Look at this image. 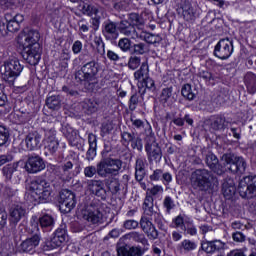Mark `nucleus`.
Returning a JSON list of instances; mask_svg holds the SVG:
<instances>
[{
	"label": "nucleus",
	"mask_w": 256,
	"mask_h": 256,
	"mask_svg": "<svg viewBox=\"0 0 256 256\" xmlns=\"http://www.w3.org/2000/svg\"><path fill=\"white\" fill-rule=\"evenodd\" d=\"M50 170L62 181H70V179L77 177L81 173V166H76L75 171H73V162L67 161L60 166L50 165Z\"/></svg>",
	"instance_id": "nucleus-7"
},
{
	"label": "nucleus",
	"mask_w": 256,
	"mask_h": 256,
	"mask_svg": "<svg viewBox=\"0 0 256 256\" xmlns=\"http://www.w3.org/2000/svg\"><path fill=\"white\" fill-rule=\"evenodd\" d=\"M175 101V97L173 96V87H166L162 89L160 94V103L163 105H171Z\"/></svg>",
	"instance_id": "nucleus-33"
},
{
	"label": "nucleus",
	"mask_w": 256,
	"mask_h": 256,
	"mask_svg": "<svg viewBox=\"0 0 256 256\" xmlns=\"http://www.w3.org/2000/svg\"><path fill=\"white\" fill-rule=\"evenodd\" d=\"M145 250L140 246H132L130 248L121 246L117 249L118 256H143Z\"/></svg>",
	"instance_id": "nucleus-25"
},
{
	"label": "nucleus",
	"mask_w": 256,
	"mask_h": 256,
	"mask_svg": "<svg viewBox=\"0 0 256 256\" xmlns=\"http://www.w3.org/2000/svg\"><path fill=\"white\" fill-rule=\"evenodd\" d=\"M178 12L181 13L183 19L188 23H193V21L197 19V12L195 11V8H193L191 3L187 0L181 2Z\"/></svg>",
	"instance_id": "nucleus-19"
},
{
	"label": "nucleus",
	"mask_w": 256,
	"mask_h": 256,
	"mask_svg": "<svg viewBox=\"0 0 256 256\" xmlns=\"http://www.w3.org/2000/svg\"><path fill=\"white\" fill-rule=\"evenodd\" d=\"M7 141H9V129L0 125V147H3Z\"/></svg>",
	"instance_id": "nucleus-51"
},
{
	"label": "nucleus",
	"mask_w": 256,
	"mask_h": 256,
	"mask_svg": "<svg viewBox=\"0 0 256 256\" xmlns=\"http://www.w3.org/2000/svg\"><path fill=\"white\" fill-rule=\"evenodd\" d=\"M67 239H69L67 231H65L63 228H58L51 240H47L44 243L43 250L52 251V249H57V247H61V245H63Z\"/></svg>",
	"instance_id": "nucleus-14"
},
{
	"label": "nucleus",
	"mask_w": 256,
	"mask_h": 256,
	"mask_svg": "<svg viewBox=\"0 0 256 256\" xmlns=\"http://www.w3.org/2000/svg\"><path fill=\"white\" fill-rule=\"evenodd\" d=\"M172 223L174 224L175 229H183L185 227V219L183 216L178 215L175 219H173Z\"/></svg>",
	"instance_id": "nucleus-63"
},
{
	"label": "nucleus",
	"mask_w": 256,
	"mask_h": 256,
	"mask_svg": "<svg viewBox=\"0 0 256 256\" xmlns=\"http://www.w3.org/2000/svg\"><path fill=\"white\" fill-rule=\"evenodd\" d=\"M44 145L50 155H55V153H57V149H59V140H46L44 141Z\"/></svg>",
	"instance_id": "nucleus-41"
},
{
	"label": "nucleus",
	"mask_w": 256,
	"mask_h": 256,
	"mask_svg": "<svg viewBox=\"0 0 256 256\" xmlns=\"http://www.w3.org/2000/svg\"><path fill=\"white\" fill-rule=\"evenodd\" d=\"M179 249L180 251H185V253H189L197 249V243H195V241L185 239L180 243Z\"/></svg>",
	"instance_id": "nucleus-40"
},
{
	"label": "nucleus",
	"mask_w": 256,
	"mask_h": 256,
	"mask_svg": "<svg viewBox=\"0 0 256 256\" xmlns=\"http://www.w3.org/2000/svg\"><path fill=\"white\" fill-rule=\"evenodd\" d=\"M81 11L83 15H88L89 17H91L92 15H97V13H99V9L89 3H84L82 5Z\"/></svg>",
	"instance_id": "nucleus-44"
},
{
	"label": "nucleus",
	"mask_w": 256,
	"mask_h": 256,
	"mask_svg": "<svg viewBox=\"0 0 256 256\" xmlns=\"http://www.w3.org/2000/svg\"><path fill=\"white\" fill-rule=\"evenodd\" d=\"M219 162V158L215 156L212 152H208L205 156V163L209 169H212V167H215L216 163Z\"/></svg>",
	"instance_id": "nucleus-48"
},
{
	"label": "nucleus",
	"mask_w": 256,
	"mask_h": 256,
	"mask_svg": "<svg viewBox=\"0 0 256 256\" xmlns=\"http://www.w3.org/2000/svg\"><path fill=\"white\" fill-rule=\"evenodd\" d=\"M39 225L44 233L53 231V227H55V219L51 215H43L39 218Z\"/></svg>",
	"instance_id": "nucleus-30"
},
{
	"label": "nucleus",
	"mask_w": 256,
	"mask_h": 256,
	"mask_svg": "<svg viewBox=\"0 0 256 256\" xmlns=\"http://www.w3.org/2000/svg\"><path fill=\"white\" fill-rule=\"evenodd\" d=\"M182 96L188 101H193L195 99V94L193 93V89L191 88V84H185L181 90Z\"/></svg>",
	"instance_id": "nucleus-47"
},
{
	"label": "nucleus",
	"mask_w": 256,
	"mask_h": 256,
	"mask_svg": "<svg viewBox=\"0 0 256 256\" xmlns=\"http://www.w3.org/2000/svg\"><path fill=\"white\" fill-rule=\"evenodd\" d=\"M22 72L23 65H21V62L15 57L9 58L0 66L2 79L6 81V83H9V85H13L15 79H17Z\"/></svg>",
	"instance_id": "nucleus-6"
},
{
	"label": "nucleus",
	"mask_w": 256,
	"mask_h": 256,
	"mask_svg": "<svg viewBox=\"0 0 256 256\" xmlns=\"http://www.w3.org/2000/svg\"><path fill=\"white\" fill-rule=\"evenodd\" d=\"M82 218L84 221L91 223L92 225H99L103 223V213L99 209L89 208L82 212Z\"/></svg>",
	"instance_id": "nucleus-20"
},
{
	"label": "nucleus",
	"mask_w": 256,
	"mask_h": 256,
	"mask_svg": "<svg viewBox=\"0 0 256 256\" xmlns=\"http://www.w3.org/2000/svg\"><path fill=\"white\" fill-rule=\"evenodd\" d=\"M211 171L214 172L216 175H225L227 173V168L223 166V164L219 163V161L215 164V166H212Z\"/></svg>",
	"instance_id": "nucleus-54"
},
{
	"label": "nucleus",
	"mask_w": 256,
	"mask_h": 256,
	"mask_svg": "<svg viewBox=\"0 0 256 256\" xmlns=\"http://www.w3.org/2000/svg\"><path fill=\"white\" fill-rule=\"evenodd\" d=\"M210 127L213 131H223L227 127V119L223 115L211 116Z\"/></svg>",
	"instance_id": "nucleus-28"
},
{
	"label": "nucleus",
	"mask_w": 256,
	"mask_h": 256,
	"mask_svg": "<svg viewBox=\"0 0 256 256\" xmlns=\"http://www.w3.org/2000/svg\"><path fill=\"white\" fill-rule=\"evenodd\" d=\"M31 197L39 203H49L51 195H53V186L51 182L43 178H36L31 182Z\"/></svg>",
	"instance_id": "nucleus-5"
},
{
	"label": "nucleus",
	"mask_w": 256,
	"mask_h": 256,
	"mask_svg": "<svg viewBox=\"0 0 256 256\" xmlns=\"http://www.w3.org/2000/svg\"><path fill=\"white\" fill-rule=\"evenodd\" d=\"M9 104L7 95L5 94V85L0 84V107H6Z\"/></svg>",
	"instance_id": "nucleus-57"
},
{
	"label": "nucleus",
	"mask_w": 256,
	"mask_h": 256,
	"mask_svg": "<svg viewBox=\"0 0 256 256\" xmlns=\"http://www.w3.org/2000/svg\"><path fill=\"white\" fill-rule=\"evenodd\" d=\"M71 59V56L67 52H63L60 56V66L62 69H67L69 67L68 61Z\"/></svg>",
	"instance_id": "nucleus-60"
},
{
	"label": "nucleus",
	"mask_w": 256,
	"mask_h": 256,
	"mask_svg": "<svg viewBox=\"0 0 256 256\" xmlns=\"http://www.w3.org/2000/svg\"><path fill=\"white\" fill-rule=\"evenodd\" d=\"M137 105H139V96L137 94H133L129 100L130 111H135V109H137Z\"/></svg>",
	"instance_id": "nucleus-62"
},
{
	"label": "nucleus",
	"mask_w": 256,
	"mask_h": 256,
	"mask_svg": "<svg viewBox=\"0 0 256 256\" xmlns=\"http://www.w3.org/2000/svg\"><path fill=\"white\" fill-rule=\"evenodd\" d=\"M77 205V200H75V194L68 190L64 189L60 192L59 207L62 213H71Z\"/></svg>",
	"instance_id": "nucleus-12"
},
{
	"label": "nucleus",
	"mask_w": 256,
	"mask_h": 256,
	"mask_svg": "<svg viewBox=\"0 0 256 256\" xmlns=\"http://www.w3.org/2000/svg\"><path fill=\"white\" fill-rule=\"evenodd\" d=\"M152 226H153V222H151V220L149 218H147L146 216L141 217L140 227H141L143 233H145Z\"/></svg>",
	"instance_id": "nucleus-56"
},
{
	"label": "nucleus",
	"mask_w": 256,
	"mask_h": 256,
	"mask_svg": "<svg viewBox=\"0 0 256 256\" xmlns=\"http://www.w3.org/2000/svg\"><path fill=\"white\" fill-rule=\"evenodd\" d=\"M153 196L149 195V192L146 193V197L144 199V212L146 213V215H149L150 217L155 215V211H153Z\"/></svg>",
	"instance_id": "nucleus-38"
},
{
	"label": "nucleus",
	"mask_w": 256,
	"mask_h": 256,
	"mask_svg": "<svg viewBox=\"0 0 256 256\" xmlns=\"http://www.w3.org/2000/svg\"><path fill=\"white\" fill-rule=\"evenodd\" d=\"M201 247L205 253H215L216 251H221L225 247V244L221 240L204 241Z\"/></svg>",
	"instance_id": "nucleus-27"
},
{
	"label": "nucleus",
	"mask_w": 256,
	"mask_h": 256,
	"mask_svg": "<svg viewBox=\"0 0 256 256\" xmlns=\"http://www.w3.org/2000/svg\"><path fill=\"white\" fill-rule=\"evenodd\" d=\"M102 35L107 41H115L119 37V26L113 21L104 23Z\"/></svg>",
	"instance_id": "nucleus-22"
},
{
	"label": "nucleus",
	"mask_w": 256,
	"mask_h": 256,
	"mask_svg": "<svg viewBox=\"0 0 256 256\" xmlns=\"http://www.w3.org/2000/svg\"><path fill=\"white\" fill-rule=\"evenodd\" d=\"M163 207L166 208V213H171L175 209V201L170 196H166L163 201Z\"/></svg>",
	"instance_id": "nucleus-53"
},
{
	"label": "nucleus",
	"mask_w": 256,
	"mask_h": 256,
	"mask_svg": "<svg viewBox=\"0 0 256 256\" xmlns=\"http://www.w3.org/2000/svg\"><path fill=\"white\" fill-rule=\"evenodd\" d=\"M25 143L29 151H35V149H39L41 145V134H39L37 131L29 133L25 138Z\"/></svg>",
	"instance_id": "nucleus-24"
},
{
	"label": "nucleus",
	"mask_w": 256,
	"mask_h": 256,
	"mask_svg": "<svg viewBox=\"0 0 256 256\" xmlns=\"http://www.w3.org/2000/svg\"><path fill=\"white\" fill-rule=\"evenodd\" d=\"M237 188H235V181L232 178L224 179L222 184V194L225 199H232L233 195H235Z\"/></svg>",
	"instance_id": "nucleus-26"
},
{
	"label": "nucleus",
	"mask_w": 256,
	"mask_h": 256,
	"mask_svg": "<svg viewBox=\"0 0 256 256\" xmlns=\"http://www.w3.org/2000/svg\"><path fill=\"white\" fill-rule=\"evenodd\" d=\"M25 217H27V209L22 205H14L10 208V222L14 225H17Z\"/></svg>",
	"instance_id": "nucleus-23"
},
{
	"label": "nucleus",
	"mask_w": 256,
	"mask_h": 256,
	"mask_svg": "<svg viewBox=\"0 0 256 256\" xmlns=\"http://www.w3.org/2000/svg\"><path fill=\"white\" fill-rule=\"evenodd\" d=\"M23 15L16 14L12 16L10 13L5 14L6 25L3 23L0 25V31H9L10 33H17L21 29V23H23Z\"/></svg>",
	"instance_id": "nucleus-15"
},
{
	"label": "nucleus",
	"mask_w": 256,
	"mask_h": 256,
	"mask_svg": "<svg viewBox=\"0 0 256 256\" xmlns=\"http://www.w3.org/2000/svg\"><path fill=\"white\" fill-rule=\"evenodd\" d=\"M131 7V0H120L114 4L116 11H127Z\"/></svg>",
	"instance_id": "nucleus-50"
},
{
	"label": "nucleus",
	"mask_w": 256,
	"mask_h": 256,
	"mask_svg": "<svg viewBox=\"0 0 256 256\" xmlns=\"http://www.w3.org/2000/svg\"><path fill=\"white\" fill-rule=\"evenodd\" d=\"M75 79L80 85L91 91L98 83L99 63L90 61L84 64L80 70L75 73Z\"/></svg>",
	"instance_id": "nucleus-3"
},
{
	"label": "nucleus",
	"mask_w": 256,
	"mask_h": 256,
	"mask_svg": "<svg viewBox=\"0 0 256 256\" xmlns=\"http://www.w3.org/2000/svg\"><path fill=\"white\" fill-rule=\"evenodd\" d=\"M118 47L123 51L124 53H127V51L131 50V39L129 38H121L118 41Z\"/></svg>",
	"instance_id": "nucleus-49"
},
{
	"label": "nucleus",
	"mask_w": 256,
	"mask_h": 256,
	"mask_svg": "<svg viewBox=\"0 0 256 256\" xmlns=\"http://www.w3.org/2000/svg\"><path fill=\"white\" fill-rule=\"evenodd\" d=\"M46 105L48 109H52V111H58L61 109V98L59 96H49L46 99Z\"/></svg>",
	"instance_id": "nucleus-39"
},
{
	"label": "nucleus",
	"mask_w": 256,
	"mask_h": 256,
	"mask_svg": "<svg viewBox=\"0 0 256 256\" xmlns=\"http://www.w3.org/2000/svg\"><path fill=\"white\" fill-rule=\"evenodd\" d=\"M238 193L247 201L256 199V176H245L238 184Z\"/></svg>",
	"instance_id": "nucleus-8"
},
{
	"label": "nucleus",
	"mask_w": 256,
	"mask_h": 256,
	"mask_svg": "<svg viewBox=\"0 0 256 256\" xmlns=\"http://www.w3.org/2000/svg\"><path fill=\"white\" fill-rule=\"evenodd\" d=\"M123 169V161L119 158H113L111 155H104L98 162V177H117Z\"/></svg>",
	"instance_id": "nucleus-4"
},
{
	"label": "nucleus",
	"mask_w": 256,
	"mask_h": 256,
	"mask_svg": "<svg viewBox=\"0 0 256 256\" xmlns=\"http://www.w3.org/2000/svg\"><path fill=\"white\" fill-rule=\"evenodd\" d=\"M121 138L124 143H130L132 149L138 151L139 153L143 152V139L135 135V132L124 131L121 133Z\"/></svg>",
	"instance_id": "nucleus-18"
},
{
	"label": "nucleus",
	"mask_w": 256,
	"mask_h": 256,
	"mask_svg": "<svg viewBox=\"0 0 256 256\" xmlns=\"http://www.w3.org/2000/svg\"><path fill=\"white\" fill-rule=\"evenodd\" d=\"M145 151L149 163H161V159H163V150H161V146L157 143L155 136L150 135L146 137Z\"/></svg>",
	"instance_id": "nucleus-9"
},
{
	"label": "nucleus",
	"mask_w": 256,
	"mask_h": 256,
	"mask_svg": "<svg viewBox=\"0 0 256 256\" xmlns=\"http://www.w3.org/2000/svg\"><path fill=\"white\" fill-rule=\"evenodd\" d=\"M127 21L130 22L134 28L137 27L139 33H141L143 27H145V20L138 13H130Z\"/></svg>",
	"instance_id": "nucleus-31"
},
{
	"label": "nucleus",
	"mask_w": 256,
	"mask_h": 256,
	"mask_svg": "<svg viewBox=\"0 0 256 256\" xmlns=\"http://www.w3.org/2000/svg\"><path fill=\"white\" fill-rule=\"evenodd\" d=\"M123 227L124 229H137V227H139V222H137V220H126L123 223Z\"/></svg>",
	"instance_id": "nucleus-64"
},
{
	"label": "nucleus",
	"mask_w": 256,
	"mask_h": 256,
	"mask_svg": "<svg viewBox=\"0 0 256 256\" xmlns=\"http://www.w3.org/2000/svg\"><path fill=\"white\" fill-rule=\"evenodd\" d=\"M120 187H121V184H119V181H118V180H112V181H110V183L108 184V189H109V191H111V193H112L113 195L119 193Z\"/></svg>",
	"instance_id": "nucleus-59"
},
{
	"label": "nucleus",
	"mask_w": 256,
	"mask_h": 256,
	"mask_svg": "<svg viewBox=\"0 0 256 256\" xmlns=\"http://www.w3.org/2000/svg\"><path fill=\"white\" fill-rule=\"evenodd\" d=\"M138 39H142V41H145L150 45H155L156 43H161V41H163L159 34H153L143 31H140V33L138 34Z\"/></svg>",
	"instance_id": "nucleus-32"
},
{
	"label": "nucleus",
	"mask_w": 256,
	"mask_h": 256,
	"mask_svg": "<svg viewBox=\"0 0 256 256\" xmlns=\"http://www.w3.org/2000/svg\"><path fill=\"white\" fill-rule=\"evenodd\" d=\"M130 239H133V241H136V243H142V245H147V238H145L144 234H141L139 232H131Z\"/></svg>",
	"instance_id": "nucleus-52"
},
{
	"label": "nucleus",
	"mask_w": 256,
	"mask_h": 256,
	"mask_svg": "<svg viewBox=\"0 0 256 256\" xmlns=\"http://www.w3.org/2000/svg\"><path fill=\"white\" fill-rule=\"evenodd\" d=\"M41 35L37 30H29L19 35V43L23 47L22 57L29 65H38L41 61V47L39 39Z\"/></svg>",
	"instance_id": "nucleus-1"
},
{
	"label": "nucleus",
	"mask_w": 256,
	"mask_h": 256,
	"mask_svg": "<svg viewBox=\"0 0 256 256\" xmlns=\"http://www.w3.org/2000/svg\"><path fill=\"white\" fill-rule=\"evenodd\" d=\"M132 49L134 55H145V53H149V46L143 42L134 44Z\"/></svg>",
	"instance_id": "nucleus-42"
},
{
	"label": "nucleus",
	"mask_w": 256,
	"mask_h": 256,
	"mask_svg": "<svg viewBox=\"0 0 256 256\" xmlns=\"http://www.w3.org/2000/svg\"><path fill=\"white\" fill-rule=\"evenodd\" d=\"M31 236L20 244L22 253H31L41 243V232H39V223L34 222L30 228Z\"/></svg>",
	"instance_id": "nucleus-10"
},
{
	"label": "nucleus",
	"mask_w": 256,
	"mask_h": 256,
	"mask_svg": "<svg viewBox=\"0 0 256 256\" xmlns=\"http://www.w3.org/2000/svg\"><path fill=\"white\" fill-rule=\"evenodd\" d=\"M45 169V161L37 154H32L26 162V170L28 173H39Z\"/></svg>",
	"instance_id": "nucleus-17"
},
{
	"label": "nucleus",
	"mask_w": 256,
	"mask_h": 256,
	"mask_svg": "<svg viewBox=\"0 0 256 256\" xmlns=\"http://www.w3.org/2000/svg\"><path fill=\"white\" fill-rule=\"evenodd\" d=\"M83 109L88 115H93V113H97L99 109V102L95 99H86L83 102Z\"/></svg>",
	"instance_id": "nucleus-35"
},
{
	"label": "nucleus",
	"mask_w": 256,
	"mask_h": 256,
	"mask_svg": "<svg viewBox=\"0 0 256 256\" xmlns=\"http://www.w3.org/2000/svg\"><path fill=\"white\" fill-rule=\"evenodd\" d=\"M118 31L130 39H139V31L135 29L128 20H121L118 24Z\"/></svg>",
	"instance_id": "nucleus-21"
},
{
	"label": "nucleus",
	"mask_w": 256,
	"mask_h": 256,
	"mask_svg": "<svg viewBox=\"0 0 256 256\" xmlns=\"http://www.w3.org/2000/svg\"><path fill=\"white\" fill-rule=\"evenodd\" d=\"M86 189L92 195L99 197L103 201L107 199V190L105 189V183L102 180L90 179L86 182Z\"/></svg>",
	"instance_id": "nucleus-16"
},
{
	"label": "nucleus",
	"mask_w": 256,
	"mask_h": 256,
	"mask_svg": "<svg viewBox=\"0 0 256 256\" xmlns=\"http://www.w3.org/2000/svg\"><path fill=\"white\" fill-rule=\"evenodd\" d=\"M149 77V63L147 61L143 62L140 68L134 72V79L136 81H142Z\"/></svg>",
	"instance_id": "nucleus-34"
},
{
	"label": "nucleus",
	"mask_w": 256,
	"mask_h": 256,
	"mask_svg": "<svg viewBox=\"0 0 256 256\" xmlns=\"http://www.w3.org/2000/svg\"><path fill=\"white\" fill-rule=\"evenodd\" d=\"M223 161L226 165H229L227 169L231 171V173H245V169H247V162L241 156H237L233 153L224 154L222 156Z\"/></svg>",
	"instance_id": "nucleus-11"
},
{
	"label": "nucleus",
	"mask_w": 256,
	"mask_h": 256,
	"mask_svg": "<svg viewBox=\"0 0 256 256\" xmlns=\"http://www.w3.org/2000/svg\"><path fill=\"white\" fill-rule=\"evenodd\" d=\"M244 85L250 93V95H255L256 93V75L253 72H247L244 76Z\"/></svg>",
	"instance_id": "nucleus-29"
},
{
	"label": "nucleus",
	"mask_w": 256,
	"mask_h": 256,
	"mask_svg": "<svg viewBox=\"0 0 256 256\" xmlns=\"http://www.w3.org/2000/svg\"><path fill=\"white\" fill-rule=\"evenodd\" d=\"M3 175L6 176V179H11L13 177V173H15V166L8 164L3 168Z\"/></svg>",
	"instance_id": "nucleus-61"
},
{
	"label": "nucleus",
	"mask_w": 256,
	"mask_h": 256,
	"mask_svg": "<svg viewBox=\"0 0 256 256\" xmlns=\"http://www.w3.org/2000/svg\"><path fill=\"white\" fill-rule=\"evenodd\" d=\"M44 131V141H51L57 139V130L55 124H48L42 128Z\"/></svg>",
	"instance_id": "nucleus-37"
},
{
	"label": "nucleus",
	"mask_w": 256,
	"mask_h": 256,
	"mask_svg": "<svg viewBox=\"0 0 256 256\" xmlns=\"http://www.w3.org/2000/svg\"><path fill=\"white\" fill-rule=\"evenodd\" d=\"M94 43L96 45V49L100 55H105V42H103V38L95 37Z\"/></svg>",
	"instance_id": "nucleus-55"
},
{
	"label": "nucleus",
	"mask_w": 256,
	"mask_h": 256,
	"mask_svg": "<svg viewBox=\"0 0 256 256\" xmlns=\"http://www.w3.org/2000/svg\"><path fill=\"white\" fill-rule=\"evenodd\" d=\"M84 175L88 179H93L95 175H99V163L96 164L95 166H87L84 168Z\"/></svg>",
	"instance_id": "nucleus-46"
},
{
	"label": "nucleus",
	"mask_w": 256,
	"mask_h": 256,
	"mask_svg": "<svg viewBox=\"0 0 256 256\" xmlns=\"http://www.w3.org/2000/svg\"><path fill=\"white\" fill-rule=\"evenodd\" d=\"M141 65V57L132 55L128 59L127 67L131 71H135L136 69H139V66Z\"/></svg>",
	"instance_id": "nucleus-45"
},
{
	"label": "nucleus",
	"mask_w": 256,
	"mask_h": 256,
	"mask_svg": "<svg viewBox=\"0 0 256 256\" xmlns=\"http://www.w3.org/2000/svg\"><path fill=\"white\" fill-rule=\"evenodd\" d=\"M191 184L199 191H217L219 189V179L212 171L207 169H197L191 174Z\"/></svg>",
	"instance_id": "nucleus-2"
},
{
	"label": "nucleus",
	"mask_w": 256,
	"mask_h": 256,
	"mask_svg": "<svg viewBox=\"0 0 256 256\" xmlns=\"http://www.w3.org/2000/svg\"><path fill=\"white\" fill-rule=\"evenodd\" d=\"M63 135L68 139L69 143L72 145H75V141H77V138L79 137V134L73 127H70L69 125L64 126L63 128Z\"/></svg>",
	"instance_id": "nucleus-36"
},
{
	"label": "nucleus",
	"mask_w": 256,
	"mask_h": 256,
	"mask_svg": "<svg viewBox=\"0 0 256 256\" xmlns=\"http://www.w3.org/2000/svg\"><path fill=\"white\" fill-rule=\"evenodd\" d=\"M145 235H147L148 239H151L155 241L159 237V231H157V228H155V225L150 227L146 232H144Z\"/></svg>",
	"instance_id": "nucleus-58"
},
{
	"label": "nucleus",
	"mask_w": 256,
	"mask_h": 256,
	"mask_svg": "<svg viewBox=\"0 0 256 256\" xmlns=\"http://www.w3.org/2000/svg\"><path fill=\"white\" fill-rule=\"evenodd\" d=\"M214 55L222 61L229 59L233 55V41L229 38L221 39L214 48Z\"/></svg>",
	"instance_id": "nucleus-13"
},
{
	"label": "nucleus",
	"mask_w": 256,
	"mask_h": 256,
	"mask_svg": "<svg viewBox=\"0 0 256 256\" xmlns=\"http://www.w3.org/2000/svg\"><path fill=\"white\" fill-rule=\"evenodd\" d=\"M182 231H186V233L191 236L197 235V227H195V224L191 218L185 219V224L184 228H182Z\"/></svg>",
	"instance_id": "nucleus-43"
}]
</instances>
